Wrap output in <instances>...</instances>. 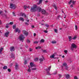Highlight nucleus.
I'll use <instances>...</instances> for the list:
<instances>
[{
	"label": "nucleus",
	"mask_w": 79,
	"mask_h": 79,
	"mask_svg": "<svg viewBox=\"0 0 79 79\" xmlns=\"http://www.w3.org/2000/svg\"><path fill=\"white\" fill-rule=\"evenodd\" d=\"M30 10L31 12H35V11H37V10H38L40 12V11L42 10V9H41V8H37V6L35 5L33 6V7H31Z\"/></svg>",
	"instance_id": "f257e3e1"
},
{
	"label": "nucleus",
	"mask_w": 79,
	"mask_h": 79,
	"mask_svg": "<svg viewBox=\"0 0 79 79\" xmlns=\"http://www.w3.org/2000/svg\"><path fill=\"white\" fill-rule=\"evenodd\" d=\"M19 40L22 42H23L24 41V39H25V37L24 36V35H21L19 36Z\"/></svg>",
	"instance_id": "f03ea898"
},
{
	"label": "nucleus",
	"mask_w": 79,
	"mask_h": 79,
	"mask_svg": "<svg viewBox=\"0 0 79 79\" xmlns=\"http://www.w3.org/2000/svg\"><path fill=\"white\" fill-rule=\"evenodd\" d=\"M10 8H13V9H15L16 8V5L15 4L11 3L10 5Z\"/></svg>",
	"instance_id": "7ed1b4c3"
},
{
	"label": "nucleus",
	"mask_w": 79,
	"mask_h": 79,
	"mask_svg": "<svg viewBox=\"0 0 79 79\" xmlns=\"http://www.w3.org/2000/svg\"><path fill=\"white\" fill-rule=\"evenodd\" d=\"M77 47L76 45H75L73 43L71 45V50H73V48H76Z\"/></svg>",
	"instance_id": "20e7f679"
},
{
	"label": "nucleus",
	"mask_w": 79,
	"mask_h": 79,
	"mask_svg": "<svg viewBox=\"0 0 79 79\" xmlns=\"http://www.w3.org/2000/svg\"><path fill=\"white\" fill-rule=\"evenodd\" d=\"M0 15H1L3 17H6V14H3V12L2 11H0Z\"/></svg>",
	"instance_id": "39448f33"
},
{
	"label": "nucleus",
	"mask_w": 79,
	"mask_h": 79,
	"mask_svg": "<svg viewBox=\"0 0 79 79\" xmlns=\"http://www.w3.org/2000/svg\"><path fill=\"white\" fill-rule=\"evenodd\" d=\"M10 34V32L9 31H7L4 34V35L5 37H8V35Z\"/></svg>",
	"instance_id": "423d86ee"
},
{
	"label": "nucleus",
	"mask_w": 79,
	"mask_h": 79,
	"mask_svg": "<svg viewBox=\"0 0 79 79\" xmlns=\"http://www.w3.org/2000/svg\"><path fill=\"white\" fill-rule=\"evenodd\" d=\"M23 33L25 35H26V36H27V35H28V32H27V31L23 30Z\"/></svg>",
	"instance_id": "0eeeda50"
},
{
	"label": "nucleus",
	"mask_w": 79,
	"mask_h": 79,
	"mask_svg": "<svg viewBox=\"0 0 79 79\" xmlns=\"http://www.w3.org/2000/svg\"><path fill=\"white\" fill-rule=\"evenodd\" d=\"M10 50L11 52L15 51V47L13 46L11 47L10 48Z\"/></svg>",
	"instance_id": "6e6552de"
},
{
	"label": "nucleus",
	"mask_w": 79,
	"mask_h": 79,
	"mask_svg": "<svg viewBox=\"0 0 79 79\" xmlns=\"http://www.w3.org/2000/svg\"><path fill=\"white\" fill-rule=\"evenodd\" d=\"M30 65L31 66V68H33V67H35V65L32 62H31L30 63Z\"/></svg>",
	"instance_id": "1a4fd4ad"
},
{
	"label": "nucleus",
	"mask_w": 79,
	"mask_h": 79,
	"mask_svg": "<svg viewBox=\"0 0 79 79\" xmlns=\"http://www.w3.org/2000/svg\"><path fill=\"white\" fill-rule=\"evenodd\" d=\"M19 21H21L22 22H24V18L20 17L19 18Z\"/></svg>",
	"instance_id": "9d476101"
},
{
	"label": "nucleus",
	"mask_w": 79,
	"mask_h": 79,
	"mask_svg": "<svg viewBox=\"0 0 79 79\" xmlns=\"http://www.w3.org/2000/svg\"><path fill=\"white\" fill-rule=\"evenodd\" d=\"M71 3H73V5H74V4H75V3H76V1H70V2H69V4H70Z\"/></svg>",
	"instance_id": "9b49d317"
},
{
	"label": "nucleus",
	"mask_w": 79,
	"mask_h": 79,
	"mask_svg": "<svg viewBox=\"0 0 79 79\" xmlns=\"http://www.w3.org/2000/svg\"><path fill=\"white\" fill-rule=\"evenodd\" d=\"M44 56H42V57L39 59V60H40V63L41 62H42L44 61Z\"/></svg>",
	"instance_id": "f8f14e48"
},
{
	"label": "nucleus",
	"mask_w": 79,
	"mask_h": 79,
	"mask_svg": "<svg viewBox=\"0 0 79 79\" xmlns=\"http://www.w3.org/2000/svg\"><path fill=\"white\" fill-rule=\"evenodd\" d=\"M15 32H18V33H20V32H21V30H19L18 28L15 29Z\"/></svg>",
	"instance_id": "ddd939ff"
},
{
	"label": "nucleus",
	"mask_w": 79,
	"mask_h": 79,
	"mask_svg": "<svg viewBox=\"0 0 79 79\" xmlns=\"http://www.w3.org/2000/svg\"><path fill=\"white\" fill-rule=\"evenodd\" d=\"M29 68L27 69L28 73H31V67L30 65H28Z\"/></svg>",
	"instance_id": "4468645a"
},
{
	"label": "nucleus",
	"mask_w": 79,
	"mask_h": 79,
	"mask_svg": "<svg viewBox=\"0 0 79 79\" xmlns=\"http://www.w3.org/2000/svg\"><path fill=\"white\" fill-rule=\"evenodd\" d=\"M11 58H13V59H15V54L13 53H11Z\"/></svg>",
	"instance_id": "2eb2a0df"
},
{
	"label": "nucleus",
	"mask_w": 79,
	"mask_h": 79,
	"mask_svg": "<svg viewBox=\"0 0 79 79\" xmlns=\"http://www.w3.org/2000/svg\"><path fill=\"white\" fill-rule=\"evenodd\" d=\"M68 38L69 39V42H71V40H72V39H73V38H72V37L71 36H68Z\"/></svg>",
	"instance_id": "dca6fc26"
},
{
	"label": "nucleus",
	"mask_w": 79,
	"mask_h": 79,
	"mask_svg": "<svg viewBox=\"0 0 79 79\" xmlns=\"http://www.w3.org/2000/svg\"><path fill=\"white\" fill-rule=\"evenodd\" d=\"M19 66V65H18V64L17 63H15V69H19V68L18 67Z\"/></svg>",
	"instance_id": "f3484780"
},
{
	"label": "nucleus",
	"mask_w": 79,
	"mask_h": 79,
	"mask_svg": "<svg viewBox=\"0 0 79 79\" xmlns=\"http://www.w3.org/2000/svg\"><path fill=\"white\" fill-rule=\"evenodd\" d=\"M65 76L66 79H69V78L70 77L69 76V75L67 74H65Z\"/></svg>",
	"instance_id": "a211bd4d"
},
{
	"label": "nucleus",
	"mask_w": 79,
	"mask_h": 79,
	"mask_svg": "<svg viewBox=\"0 0 79 79\" xmlns=\"http://www.w3.org/2000/svg\"><path fill=\"white\" fill-rule=\"evenodd\" d=\"M42 14H43L44 15H45V14L46 13V11H45V10H42Z\"/></svg>",
	"instance_id": "6ab92c4d"
},
{
	"label": "nucleus",
	"mask_w": 79,
	"mask_h": 79,
	"mask_svg": "<svg viewBox=\"0 0 79 79\" xmlns=\"http://www.w3.org/2000/svg\"><path fill=\"white\" fill-rule=\"evenodd\" d=\"M51 69V67L50 66L49 67L48 69H46V70L47 71H50V69Z\"/></svg>",
	"instance_id": "aec40b11"
},
{
	"label": "nucleus",
	"mask_w": 79,
	"mask_h": 79,
	"mask_svg": "<svg viewBox=\"0 0 79 79\" xmlns=\"http://www.w3.org/2000/svg\"><path fill=\"white\" fill-rule=\"evenodd\" d=\"M31 70L32 71H35L36 70H37V68L35 67L31 68Z\"/></svg>",
	"instance_id": "412c9836"
},
{
	"label": "nucleus",
	"mask_w": 79,
	"mask_h": 79,
	"mask_svg": "<svg viewBox=\"0 0 79 79\" xmlns=\"http://www.w3.org/2000/svg\"><path fill=\"white\" fill-rule=\"evenodd\" d=\"M54 57H55V55L54 54H53V55L50 56V58H54Z\"/></svg>",
	"instance_id": "4be33fe9"
},
{
	"label": "nucleus",
	"mask_w": 79,
	"mask_h": 79,
	"mask_svg": "<svg viewBox=\"0 0 79 79\" xmlns=\"http://www.w3.org/2000/svg\"><path fill=\"white\" fill-rule=\"evenodd\" d=\"M42 2V0H40L39 1V3H38V5H40V4H41Z\"/></svg>",
	"instance_id": "5701e85b"
},
{
	"label": "nucleus",
	"mask_w": 79,
	"mask_h": 79,
	"mask_svg": "<svg viewBox=\"0 0 79 79\" xmlns=\"http://www.w3.org/2000/svg\"><path fill=\"white\" fill-rule=\"evenodd\" d=\"M51 43L53 44H56V41L55 40H53L52 41Z\"/></svg>",
	"instance_id": "b1692460"
},
{
	"label": "nucleus",
	"mask_w": 79,
	"mask_h": 79,
	"mask_svg": "<svg viewBox=\"0 0 79 79\" xmlns=\"http://www.w3.org/2000/svg\"><path fill=\"white\" fill-rule=\"evenodd\" d=\"M45 42V40H44L43 39H42L40 41V42L43 43L44 42Z\"/></svg>",
	"instance_id": "393cba45"
},
{
	"label": "nucleus",
	"mask_w": 79,
	"mask_h": 79,
	"mask_svg": "<svg viewBox=\"0 0 79 79\" xmlns=\"http://www.w3.org/2000/svg\"><path fill=\"white\" fill-rule=\"evenodd\" d=\"M24 15V14L23 13H21L20 14V16H23Z\"/></svg>",
	"instance_id": "a878e982"
},
{
	"label": "nucleus",
	"mask_w": 79,
	"mask_h": 79,
	"mask_svg": "<svg viewBox=\"0 0 79 79\" xmlns=\"http://www.w3.org/2000/svg\"><path fill=\"white\" fill-rule=\"evenodd\" d=\"M63 66L66 67L67 66V64L66 63H63Z\"/></svg>",
	"instance_id": "bb28decb"
},
{
	"label": "nucleus",
	"mask_w": 79,
	"mask_h": 79,
	"mask_svg": "<svg viewBox=\"0 0 79 79\" xmlns=\"http://www.w3.org/2000/svg\"><path fill=\"white\" fill-rule=\"evenodd\" d=\"M77 38V37H76V36H75L72 38V39H73V40H76Z\"/></svg>",
	"instance_id": "cd10ccee"
},
{
	"label": "nucleus",
	"mask_w": 79,
	"mask_h": 79,
	"mask_svg": "<svg viewBox=\"0 0 79 79\" xmlns=\"http://www.w3.org/2000/svg\"><path fill=\"white\" fill-rule=\"evenodd\" d=\"M64 52L66 54L68 53V50H64Z\"/></svg>",
	"instance_id": "c85d7f7f"
},
{
	"label": "nucleus",
	"mask_w": 79,
	"mask_h": 79,
	"mask_svg": "<svg viewBox=\"0 0 79 79\" xmlns=\"http://www.w3.org/2000/svg\"><path fill=\"white\" fill-rule=\"evenodd\" d=\"M54 32H56V33H57V32H58L57 29H55L54 30Z\"/></svg>",
	"instance_id": "c756f323"
},
{
	"label": "nucleus",
	"mask_w": 79,
	"mask_h": 79,
	"mask_svg": "<svg viewBox=\"0 0 79 79\" xmlns=\"http://www.w3.org/2000/svg\"><path fill=\"white\" fill-rule=\"evenodd\" d=\"M3 49V48H1V49H0V54L1 53V52H2V50Z\"/></svg>",
	"instance_id": "7c9ffc66"
},
{
	"label": "nucleus",
	"mask_w": 79,
	"mask_h": 79,
	"mask_svg": "<svg viewBox=\"0 0 79 79\" xmlns=\"http://www.w3.org/2000/svg\"><path fill=\"white\" fill-rule=\"evenodd\" d=\"M3 69H7V67L6 66H4L3 67Z\"/></svg>",
	"instance_id": "2f4dec72"
},
{
	"label": "nucleus",
	"mask_w": 79,
	"mask_h": 79,
	"mask_svg": "<svg viewBox=\"0 0 79 79\" xmlns=\"http://www.w3.org/2000/svg\"><path fill=\"white\" fill-rule=\"evenodd\" d=\"M39 60V58H36L34 59V60L35 61H38V60Z\"/></svg>",
	"instance_id": "473e14b6"
},
{
	"label": "nucleus",
	"mask_w": 79,
	"mask_h": 79,
	"mask_svg": "<svg viewBox=\"0 0 79 79\" xmlns=\"http://www.w3.org/2000/svg\"><path fill=\"white\" fill-rule=\"evenodd\" d=\"M53 6H54V7L55 9L56 10H57V8H56V5H53Z\"/></svg>",
	"instance_id": "72a5a7b5"
},
{
	"label": "nucleus",
	"mask_w": 79,
	"mask_h": 79,
	"mask_svg": "<svg viewBox=\"0 0 79 79\" xmlns=\"http://www.w3.org/2000/svg\"><path fill=\"white\" fill-rule=\"evenodd\" d=\"M27 43H30L31 42V41L29 40H27Z\"/></svg>",
	"instance_id": "f704fd0d"
},
{
	"label": "nucleus",
	"mask_w": 79,
	"mask_h": 79,
	"mask_svg": "<svg viewBox=\"0 0 79 79\" xmlns=\"http://www.w3.org/2000/svg\"><path fill=\"white\" fill-rule=\"evenodd\" d=\"M24 63L25 64H27V61L26 60H25L24 61Z\"/></svg>",
	"instance_id": "c9c22d12"
},
{
	"label": "nucleus",
	"mask_w": 79,
	"mask_h": 79,
	"mask_svg": "<svg viewBox=\"0 0 79 79\" xmlns=\"http://www.w3.org/2000/svg\"><path fill=\"white\" fill-rule=\"evenodd\" d=\"M41 47L40 46H38L36 48V49H38V48H41Z\"/></svg>",
	"instance_id": "e433bc0d"
},
{
	"label": "nucleus",
	"mask_w": 79,
	"mask_h": 79,
	"mask_svg": "<svg viewBox=\"0 0 79 79\" xmlns=\"http://www.w3.org/2000/svg\"><path fill=\"white\" fill-rule=\"evenodd\" d=\"M47 74L49 76H50V73H49V71H47Z\"/></svg>",
	"instance_id": "4c0bfd02"
},
{
	"label": "nucleus",
	"mask_w": 79,
	"mask_h": 79,
	"mask_svg": "<svg viewBox=\"0 0 79 79\" xmlns=\"http://www.w3.org/2000/svg\"><path fill=\"white\" fill-rule=\"evenodd\" d=\"M24 9H26V8H27V6H24Z\"/></svg>",
	"instance_id": "58836bf2"
},
{
	"label": "nucleus",
	"mask_w": 79,
	"mask_h": 79,
	"mask_svg": "<svg viewBox=\"0 0 79 79\" xmlns=\"http://www.w3.org/2000/svg\"><path fill=\"white\" fill-rule=\"evenodd\" d=\"M76 30H77V25H75V26Z\"/></svg>",
	"instance_id": "ea45409f"
},
{
	"label": "nucleus",
	"mask_w": 79,
	"mask_h": 79,
	"mask_svg": "<svg viewBox=\"0 0 79 79\" xmlns=\"http://www.w3.org/2000/svg\"><path fill=\"white\" fill-rule=\"evenodd\" d=\"M13 29H15L16 28V25H14L13 26Z\"/></svg>",
	"instance_id": "a19ab883"
},
{
	"label": "nucleus",
	"mask_w": 79,
	"mask_h": 79,
	"mask_svg": "<svg viewBox=\"0 0 79 79\" xmlns=\"http://www.w3.org/2000/svg\"><path fill=\"white\" fill-rule=\"evenodd\" d=\"M34 44H38V41H35L34 42Z\"/></svg>",
	"instance_id": "79ce46f5"
},
{
	"label": "nucleus",
	"mask_w": 79,
	"mask_h": 79,
	"mask_svg": "<svg viewBox=\"0 0 79 79\" xmlns=\"http://www.w3.org/2000/svg\"><path fill=\"white\" fill-rule=\"evenodd\" d=\"M44 32L45 33H47V32H48V31H47V30H44Z\"/></svg>",
	"instance_id": "37998d69"
},
{
	"label": "nucleus",
	"mask_w": 79,
	"mask_h": 79,
	"mask_svg": "<svg viewBox=\"0 0 79 79\" xmlns=\"http://www.w3.org/2000/svg\"><path fill=\"white\" fill-rule=\"evenodd\" d=\"M65 69H66V70H68V66H66L65 67Z\"/></svg>",
	"instance_id": "c03bdc74"
},
{
	"label": "nucleus",
	"mask_w": 79,
	"mask_h": 79,
	"mask_svg": "<svg viewBox=\"0 0 79 79\" xmlns=\"http://www.w3.org/2000/svg\"><path fill=\"white\" fill-rule=\"evenodd\" d=\"M13 24V22H10L9 23V24H10L11 25H12V24Z\"/></svg>",
	"instance_id": "a18cd8bd"
},
{
	"label": "nucleus",
	"mask_w": 79,
	"mask_h": 79,
	"mask_svg": "<svg viewBox=\"0 0 79 79\" xmlns=\"http://www.w3.org/2000/svg\"><path fill=\"white\" fill-rule=\"evenodd\" d=\"M44 53H47V51L44 50L43 51Z\"/></svg>",
	"instance_id": "49530a36"
},
{
	"label": "nucleus",
	"mask_w": 79,
	"mask_h": 79,
	"mask_svg": "<svg viewBox=\"0 0 79 79\" xmlns=\"http://www.w3.org/2000/svg\"><path fill=\"white\" fill-rule=\"evenodd\" d=\"M74 79H77V77L75 76L74 77Z\"/></svg>",
	"instance_id": "de8ad7c7"
},
{
	"label": "nucleus",
	"mask_w": 79,
	"mask_h": 79,
	"mask_svg": "<svg viewBox=\"0 0 79 79\" xmlns=\"http://www.w3.org/2000/svg\"><path fill=\"white\" fill-rule=\"evenodd\" d=\"M45 26L48 28V27H49V25H48L46 24V25H45Z\"/></svg>",
	"instance_id": "09e8293b"
},
{
	"label": "nucleus",
	"mask_w": 79,
	"mask_h": 79,
	"mask_svg": "<svg viewBox=\"0 0 79 79\" xmlns=\"http://www.w3.org/2000/svg\"><path fill=\"white\" fill-rule=\"evenodd\" d=\"M8 70L9 71V72H11V70L10 69H8Z\"/></svg>",
	"instance_id": "8fccbe9b"
},
{
	"label": "nucleus",
	"mask_w": 79,
	"mask_h": 79,
	"mask_svg": "<svg viewBox=\"0 0 79 79\" xmlns=\"http://www.w3.org/2000/svg\"><path fill=\"white\" fill-rule=\"evenodd\" d=\"M57 73V72H56L55 73H53V74H54V75H55V74H56Z\"/></svg>",
	"instance_id": "3c124183"
},
{
	"label": "nucleus",
	"mask_w": 79,
	"mask_h": 79,
	"mask_svg": "<svg viewBox=\"0 0 79 79\" xmlns=\"http://www.w3.org/2000/svg\"><path fill=\"white\" fill-rule=\"evenodd\" d=\"M12 13L13 14V15L14 16H16V15H15V13H14V12H12Z\"/></svg>",
	"instance_id": "603ef678"
},
{
	"label": "nucleus",
	"mask_w": 79,
	"mask_h": 79,
	"mask_svg": "<svg viewBox=\"0 0 79 79\" xmlns=\"http://www.w3.org/2000/svg\"><path fill=\"white\" fill-rule=\"evenodd\" d=\"M59 77L60 78V77H61L62 75H59Z\"/></svg>",
	"instance_id": "864d4df0"
},
{
	"label": "nucleus",
	"mask_w": 79,
	"mask_h": 79,
	"mask_svg": "<svg viewBox=\"0 0 79 79\" xmlns=\"http://www.w3.org/2000/svg\"><path fill=\"white\" fill-rule=\"evenodd\" d=\"M23 16H24V18H26V15H25V14H24Z\"/></svg>",
	"instance_id": "5fc2aeb1"
},
{
	"label": "nucleus",
	"mask_w": 79,
	"mask_h": 79,
	"mask_svg": "<svg viewBox=\"0 0 79 79\" xmlns=\"http://www.w3.org/2000/svg\"><path fill=\"white\" fill-rule=\"evenodd\" d=\"M70 7L71 8H73V5H71L70 6Z\"/></svg>",
	"instance_id": "6e6d98bb"
},
{
	"label": "nucleus",
	"mask_w": 79,
	"mask_h": 79,
	"mask_svg": "<svg viewBox=\"0 0 79 79\" xmlns=\"http://www.w3.org/2000/svg\"><path fill=\"white\" fill-rule=\"evenodd\" d=\"M12 65H13V64L12 63L10 65V67H11V66Z\"/></svg>",
	"instance_id": "4d7b16f0"
},
{
	"label": "nucleus",
	"mask_w": 79,
	"mask_h": 79,
	"mask_svg": "<svg viewBox=\"0 0 79 79\" xmlns=\"http://www.w3.org/2000/svg\"><path fill=\"white\" fill-rule=\"evenodd\" d=\"M25 24H26V25H28L29 24H28V23L26 22L25 23Z\"/></svg>",
	"instance_id": "13d9d810"
},
{
	"label": "nucleus",
	"mask_w": 79,
	"mask_h": 79,
	"mask_svg": "<svg viewBox=\"0 0 79 79\" xmlns=\"http://www.w3.org/2000/svg\"><path fill=\"white\" fill-rule=\"evenodd\" d=\"M6 28H8V25H6Z\"/></svg>",
	"instance_id": "bf43d9fd"
},
{
	"label": "nucleus",
	"mask_w": 79,
	"mask_h": 79,
	"mask_svg": "<svg viewBox=\"0 0 79 79\" xmlns=\"http://www.w3.org/2000/svg\"><path fill=\"white\" fill-rule=\"evenodd\" d=\"M29 50H30V52H31V51H32V49L31 48H30L29 49Z\"/></svg>",
	"instance_id": "052dcab7"
},
{
	"label": "nucleus",
	"mask_w": 79,
	"mask_h": 79,
	"mask_svg": "<svg viewBox=\"0 0 79 79\" xmlns=\"http://www.w3.org/2000/svg\"><path fill=\"white\" fill-rule=\"evenodd\" d=\"M48 1H45V3H48Z\"/></svg>",
	"instance_id": "680f3d73"
},
{
	"label": "nucleus",
	"mask_w": 79,
	"mask_h": 79,
	"mask_svg": "<svg viewBox=\"0 0 79 79\" xmlns=\"http://www.w3.org/2000/svg\"><path fill=\"white\" fill-rule=\"evenodd\" d=\"M34 36H35V35H36V34L35 33H34Z\"/></svg>",
	"instance_id": "e2e57ef3"
},
{
	"label": "nucleus",
	"mask_w": 79,
	"mask_h": 79,
	"mask_svg": "<svg viewBox=\"0 0 79 79\" xmlns=\"http://www.w3.org/2000/svg\"><path fill=\"white\" fill-rule=\"evenodd\" d=\"M31 27H32V28H34V26H32Z\"/></svg>",
	"instance_id": "0e129e2a"
},
{
	"label": "nucleus",
	"mask_w": 79,
	"mask_h": 79,
	"mask_svg": "<svg viewBox=\"0 0 79 79\" xmlns=\"http://www.w3.org/2000/svg\"><path fill=\"white\" fill-rule=\"evenodd\" d=\"M62 58H64V56H62Z\"/></svg>",
	"instance_id": "69168bd1"
},
{
	"label": "nucleus",
	"mask_w": 79,
	"mask_h": 79,
	"mask_svg": "<svg viewBox=\"0 0 79 79\" xmlns=\"http://www.w3.org/2000/svg\"><path fill=\"white\" fill-rule=\"evenodd\" d=\"M60 17H61V16L60 15H58V18H60Z\"/></svg>",
	"instance_id": "338daca9"
},
{
	"label": "nucleus",
	"mask_w": 79,
	"mask_h": 79,
	"mask_svg": "<svg viewBox=\"0 0 79 79\" xmlns=\"http://www.w3.org/2000/svg\"><path fill=\"white\" fill-rule=\"evenodd\" d=\"M27 22H29V20H27Z\"/></svg>",
	"instance_id": "774afa93"
}]
</instances>
